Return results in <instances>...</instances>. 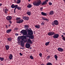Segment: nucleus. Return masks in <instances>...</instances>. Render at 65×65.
I'll return each instance as SVG.
<instances>
[{"label": "nucleus", "instance_id": "nucleus-1", "mask_svg": "<svg viewBox=\"0 0 65 65\" xmlns=\"http://www.w3.org/2000/svg\"><path fill=\"white\" fill-rule=\"evenodd\" d=\"M27 32L28 34H27ZM27 32L26 30L23 29L21 31V33L23 34V35H26L27 37L30 38L31 39H34V36L33 35V33L32 30L31 29L30 30V29H28Z\"/></svg>", "mask_w": 65, "mask_h": 65}, {"label": "nucleus", "instance_id": "nucleus-2", "mask_svg": "<svg viewBox=\"0 0 65 65\" xmlns=\"http://www.w3.org/2000/svg\"><path fill=\"white\" fill-rule=\"evenodd\" d=\"M46 3H47V2L46 1H45L42 3H41V1L40 0H37L33 3V5L34 6H39L41 4V5H44L45 4H46Z\"/></svg>", "mask_w": 65, "mask_h": 65}, {"label": "nucleus", "instance_id": "nucleus-3", "mask_svg": "<svg viewBox=\"0 0 65 65\" xmlns=\"http://www.w3.org/2000/svg\"><path fill=\"white\" fill-rule=\"evenodd\" d=\"M21 38H23L22 39V40L20 41V44L21 46L23 47L25 46V44L24 43H23V41L24 42H28V41H27V39L26 40H24V39L25 40V39H26V36H23Z\"/></svg>", "mask_w": 65, "mask_h": 65}, {"label": "nucleus", "instance_id": "nucleus-4", "mask_svg": "<svg viewBox=\"0 0 65 65\" xmlns=\"http://www.w3.org/2000/svg\"><path fill=\"white\" fill-rule=\"evenodd\" d=\"M16 20L17 21L16 22L18 24H20L23 23L24 21V20L23 19L21 20V18H16Z\"/></svg>", "mask_w": 65, "mask_h": 65}, {"label": "nucleus", "instance_id": "nucleus-5", "mask_svg": "<svg viewBox=\"0 0 65 65\" xmlns=\"http://www.w3.org/2000/svg\"><path fill=\"white\" fill-rule=\"evenodd\" d=\"M51 24L53 26H55V25H59V23L58 22V21L57 20H54L53 22H52Z\"/></svg>", "mask_w": 65, "mask_h": 65}, {"label": "nucleus", "instance_id": "nucleus-6", "mask_svg": "<svg viewBox=\"0 0 65 65\" xmlns=\"http://www.w3.org/2000/svg\"><path fill=\"white\" fill-rule=\"evenodd\" d=\"M55 32L51 31L48 32L47 34L48 35H49V36H52V35H55Z\"/></svg>", "mask_w": 65, "mask_h": 65}, {"label": "nucleus", "instance_id": "nucleus-7", "mask_svg": "<svg viewBox=\"0 0 65 65\" xmlns=\"http://www.w3.org/2000/svg\"><path fill=\"white\" fill-rule=\"evenodd\" d=\"M59 34H55L53 36L54 38H58L59 37Z\"/></svg>", "mask_w": 65, "mask_h": 65}, {"label": "nucleus", "instance_id": "nucleus-8", "mask_svg": "<svg viewBox=\"0 0 65 65\" xmlns=\"http://www.w3.org/2000/svg\"><path fill=\"white\" fill-rule=\"evenodd\" d=\"M12 19V17L10 16H8L6 18V19L8 21H10V20H11Z\"/></svg>", "mask_w": 65, "mask_h": 65}, {"label": "nucleus", "instance_id": "nucleus-9", "mask_svg": "<svg viewBox=\"0 0 65 65\" xmlns=\"http://www.w3.org/2000/svg\"><path fill=\"white\" fill-rule=\"evenodd\" d=\"M31 45L30 44L28 43H26L25 45V46L27 48H29L30 47Z\"/></svg>", "mask_w": 65, "mask_h": 65}, {"label": "nucleus", "instance_id": "nucleus-10", "mask_svg": "<svg viewBox=\"0 0 65 65\" xmlns=\"http://www.w3.org/2000/svg\"><path fill=\"white\" fill-rule=\"evenodd\" d=\"M17 5H14V4H12L11 6V7L12 8H17Z\"/></svg>", "mask_w": 65, "mask_h": 65}, {"label": "nucleus", "instance_id": "nucleus-11", "mask_svg": "<svg viewBox=\"0 0 65 65\" xmlns=\"http://www.w3.org/2000/svg\"><path fill=\"white\" fill-rule=\"evenodd\" d=\"M23 19L24 20L27 21L29 20V17L24 16L23 17Z\"/></svg>", "mask_w": 65, "mask_h": 65}, {"label": "nucleus", "instance_id": "nucleus-12", "mask_svg": "<svg viewBox=\"0 0 65 65\" xmlns=\"http://www.w3.org/2000/svg\"><path fill=\"white\" fill-rule=\"evenodd\" d=\"M58 50L59 52H63V51H64V50L63 49L60 47L58 48Z\"/></svg>", "mask_w": 65, "mask_h": 65}, {"label": "nucleus", "instance_id": "nucleus-13", "mask_svg": "<svg viewBox=\"0 0 65 65\" xmlns=\"http://www.w3.org/2000/svg\"><path fill=\"white\" fill-rule=\"evenodd\" d=\"M27 42L28 43H29L31 44L33 43V42H32V41H31V40L30 39H28Z\"/></svg>", "mask_w": 65, "mask_h": 65}, {"label": "nucleus", "instance_id": "nucleus-14", "mask_svg": "<svg viewBox=\"0 0 65 65\" xmlns=\"http://www.w3.org/2000/svg\"><path fill=\"white\" fill-rule=\"evenodd\" d=\"M24 27L25 29H26V30L28 31V28H29V26H28V25H24Z\"/></svg>", "mask_w": 65, "mask_h": 65}, {"label": "nucleus", "instance_id": "nucleus-15", "mask_svg": "<svg viewBox=\"0 0 65 65\" xmlns=\"http://www.w3.org/2000/svg\"><path fill=\"white\" fill-rule=\"evenodd\" d=\"M42 19L43 21H47L48 22L49 21V20H48V19H46L45 17H42Z\"/></svg>", "mask_w": 65, "mask_h": 65}, {"label": "nucleus", "instance_id": "nucleus-16", "mask_svg": "<svg viewBox=\"0 0 65 65\" xmlns=\"http://www.w3.org/2000/svg\"><path fill=\"white\" fill-rule=\"evenodd\" d=\"M9 58L10 60H11L12 58V55L11 54H10L9 56Z\"/></svg>", "mask_w": 65, "mask_h": 65}, {"label": "nucleus", "instance_id": "nucleus-17", "mask_svg": "<svg viewBox=\"0 0 65 65\" xmlns=\"http://www.w3.org/2000/svg\"><path fill=\"white\" fill-rule=\"evenodd\" d=\"M11 31V29H10L7 30L6 31V32L7 33H8V34H9V32H10Z\"/></svg>", "mask_w": 65, "mask_h": 65}, {"label": "nucleus", "instance_id": "nucleus-18", "mask_svg": "<svg viewBox=\"0 0 65 65\" xmlns=\"http://www.w3.org/2000/svg\"><path fill=\"white\" fill-rule=\"evenodd\" d=\"M5 47H6V50H7V51L8 50L9 48V46L8 45H6L5 46Z\"/></svg>", "mask_w": 65, "mask_h": 65}, {"label": "nucleus", "instance_id": "nucleus-19", "mask_svg": "<svg viewBox=\"0 0 65 65\" xmlns=\"http://www.w3.org/2000/svg\"><path fill=\"white\" fill-rule=\"evenodd\" d=\"M41 14L44 16H46L47 15L46 13H44L43 12H41Z\"/></svg>", "mask_w": 65, "mask_h": 65}, {"label": "nucleus", "instance_id": "nucleus-20", "mask_svg": "<svg viewBox=\"0 0 65 65\" xmlns=\"http://www.w3.org/2000/svg\"><path fill=\"white\" fill-rule=\"evenodd\" d=\"M26 14H28V15H31V12L29 11V12H28V11H27L26 12Z\"/></svg>", "mask_w": 65, "mask_h": 65}, {"label": "nucleus", "instance_id": "nucleus-21", "mask_svg": "<svg viewBox=\"0 0 65 65\" xmlns=\"http://www.w3.org/2000/svg\"><path fill=\"white\" fill-rule=\"evenodd\" d=\"M22 36H19L18 37V39L19 40H20L21 39L22 40V39L23 38H22Z\"/></svg>", "mask_w": 65, "mask_h": 65}, {"label": "nucleus", "instance_id": "nucleus-22", "mask_svg": "<svg viewBox=\"0 0 65 65\" xmlns=\"http://www.w3.org/2000/svg\"><path fill=\"white\" fill-rule=\"evenodd\" d=\"M27 8H31V7H32V5L28 4V5L27 6Z\"/></svg>", "mask_w": 65, "mask_h": 65}, {"label": "nucleus", "instance_id": "nucleus-23", "mask_svg": "<svg viewBox=\"0 0 65 65\" xmlns=\"http://www.w3.org/2000/svg\"><path fill=\"white\" fill-rule=\"evenodd\" d=\"M54 14V12L53 11H50L49 13L50 15H53Z\"/></svg>", "mask_w": 65, "mask_h": 65}, {"label": "nucleus", "instance_id": "nucleus-24", "mask_svg": "<svg viewBox=\"0 0 65 65\" xmlns=\"http://www.w3.org/2000/svg\"><path fill=\"white\" fill-rule=\"evenodd\" d=\"M7 40L9 41H11L12 40V38H11L10 37L7 38Z\"/></svg>", "mask_w": 65, "mask_h": 65}, {"label": "nucleus", "instance_id": "nucleus-25", "mask_svg": "<svg viewBox=\"0 0 65 65\" xmlns=\"http://www.w3.org/2000/svg\"><path fill=\"white\" fill-rule=\"evenodd\" d=\"M17 7L16 8H17L19 10H21V9H22V8H22V7H18V6L17 5Z\"/></svg>", "mask_w": 65, "mask_h": 65}, {"label": "nucleus", "instance_id": "nucleus-26", "mask_svg": "<svg viewBox=\"0 0 65 65\" xmlns=\"http://www.w3.org/2000/svg\"><path fill=\"white\" fill-rule=\"evenodd\" d=\"M40 25H36L35 26V28H37L38 29H39V28H40Z\"/></svg>", "mask_w": 65, "mask_h": 65}, {"label": "nucleus", "instance_id": "nucleus-27", "mask_svg": "<svg viewBox=\"0 0 65 65\" xmlns=\"http://www.w3.org/2000/svg\"><path fill=\"white\" fill-rule=\"evenodd\" d=\"M7 11H8V9H5V13H7Z\"/></svg>", "mask_w": 65, "mask_h": 65}, {"label": "nucleus", "instance_id": "nucleus-28", "mask_svg": "<svg viewBox=\"0 0 65 65\" xmlns=\"http://www.w3.org/2000/svg\"><path fill=\"white\" fill-rule=\"evenodd\" d=\"M4 60V58L0 57V60L1 61H3Z\"/></svg>", "mask_w": 65, "mask_h": 65}, {"label": "nucleus", "instance_id": "nucleus-29", "mask_svg": "<svg viewBox=\"0 0 65 65\" xmlns=\"http://www.w3.org/2000/svg\"><path fill=\"white\" fill-rule=\"evenodd\" d=\"M50 43V42H48L46 43L45 44L46 46H47V45H48Z\"/></svg>", "mask_w": 65, "mask_h": 65}, {"label": "nucleus", "instance_id": "nucleus-30", "mask_svg": "<svg viewBox=\"0 0 65 65\" xmlns=\"http://www.w3.org/2000/svg\"><path fill=\"white\" fill-rule=\"evenodd\" d=\"M21 3V0H18L17 2V4H19Z\"/></svg>", "mask_w": 65, "mask_h": 65}, {"label": "nucleus", "instance_id": "nucleus-31", "mask_svg": "<svg viewBox=\"0 0 65 65\" xmlns=\"http://www.w3.org/2000/svg\"><path fill=\"white\" fill-rule=\"evenodd\" d=\"M46 65H53L52 63L51 62L47 63Z\"/></svg>", "mask_w": 65, "mask_h": 65}, {"label": "nucleus", "instance_id": "nucleus-32", "mask_svg": "<svg viewBox=\"0 0 65 65\" xmlns=\"http://www.w3.org/2000/svg\"><path fill=\"white\" fill-rule=\"evenodd\" d=\"M54 58L56 59V60H57V58H58V56H57V55H54Z\"/></svg>", "mask_w": 65, "mask_h": 65}, {"label": "nucleus", "instance_id": "nucleus-33", "mask_svg": "<svg viewBox=\"0 0 65 65\" xmlns=\"http://www.w3.org/2000/svg\"><path fill=\"white\" fill-rule=\"evenodd\" d=\"M61 36L62 37V39H63V40H65V37H64V36H63V35H62Z\"/></svg>", "mask_w": 65, "mask_h": 65}, {"label": "nucleus", "instance_id": "nucleus-34", "mask_svg": "<svg viewBox=\"0 0 65 65\" xmlns=\"http://www.w3.org/2000/svg\"><path fill=\"white\" fill-rule=\"evenodd\" d=\"M30 58L31 59H33V57L32 55H30Z\"/></svg>", "mask_w": 65, "mask_h": 65}, {"label": "nucleus", "instance_id": "nucleus-35", "mask_svg": "<svg viewBox=\"0 0 65 65\" xmlns=\"http://www.w3.org/2000/svg\"><path fill=\"white\" fill-rule=\"evenodd\" d=\"M39 56L41 57H42V53H40L39 54Z\"/></svg>", "mask_w": 65, "mask_h": 65}, {"label": "nucleus", "instance_id": "nucleus-36", "mask_svg": "<svg viewBox=\"0 0 65 65\" xmlns=\"http://www.w3.org/2000/svg\"><path fill=\"white\" fill-rule=\"evenodd\" d=\"M50 58V56L49 55L47 57L46 59H47V60H48V59H49V58Z\"/></svg>", "mask_w": 65, "mask_h": 65}, {"label": "nucleus", "instance_id": "nucleus-37", "mask_svg": "<svg viewBox=\"0 0 65 65\" xmlns=\"http://www.w3.org/2000/svg\"><path fill=\"white\" fill-rule=\"evenodd\" d=\"M49 4L50 5H52V3L51 2H49Z\"/></svg>", "mask_w": 65, "mask_h": 65}, {"label": "nucleus", "instance_id": "nucleus-38", "mask_svg": "<svg viewBox=\"0 0 65 65\" xmlns=\"http://www.w3.org/2000/svg\"><path fill=\"white\" fill-rule=\"evenodd\" d=\"M43 9V7H41L40 8V10L42 11Z\"/></svg>", "mask_w": 65, "mask_h": 65}, {"label": "nucleus", "instance_id": "nucleus-39", "mask_svg": "<svg viewBox=\"0 0 65 65\" xmlns=\"http://www.w3.org/2000/svg\"><path fill=\"white\" fill-rule=\"evenodd\" d=\"M41 25H42V26H43V25H44V23L43 22H42L41 23Z\"/></svg>", "mask_w": 65, "mask_h": 65}, {"label": "nucleus", "instance_id": "nucleus-40", "mask_svg": "<svg viewBox=\"0 0 65 65\" xmlns=\"http://www.w3.org/2000/svg\"><path fill=\"white\" fill-rule=\"evenodd\" d=\"M9 22L10 24H12V22H11V21H9Z\"/></svg>", "mask_w": 65, "mask_h": 65}, {"label": "nucleus", "instance_id": "nucleus-41", "mask_svg": "<svg viewBox=\"0 0 65 65\" xmlns=\"http://www.w3.org/2000/svg\"><path fill=\"white\" fill-rule=\"evenodd\" d=\"M18 35H19V34H17V33L15 34V35H16V36H18Z\"/></svg>", "mask_w": 65, "mask_h": 65}, {"label": "nucleus", "instance_id": "nucleus-42", "mask_svg": "<svg viewBox=\"0 0 65 65\" xmlns=\"http://www.w3.org/2000/svg\"><path fill=\"white\" fill-rule=\"evenodd\" d=\"M20 56H22V55H23V54H22V53H20Z\"/></svg>", "mask_w": 65, "mask_h": 65}, {"label": "nucleus", "instance_id": "nucleus-43", "mask_svg": "<svg viewBox=\"0 0 65 65\" xmlns=\"http://www.w3.org/2000/svg\"><path fill=\"white\" fill-rule=\"evenodd\" d=\"M18 28H15V30H18Z\"/></svg>", "mask_w": 65, "mask_h": 65}, {"label": "nucleus", "instance_id": "nucleus-44", "mask_svg": "<svg viewBox=\"0 0 65 65\" xmlns=\"http://www.w3.org/2000/svg\"><path fill=\"white\" fill-rule=\"evenodd\" d=\"M8 26H7V25H6V28H7V27H8Z\"/></svg>", "mask_w": 65, "mask_h": 65}, {"label": "nucleus", "instance_id": "nucleus-45", "mask_svg": "<svg viewBox=\"0 0 65 65\" xmlns=\"http://www.w3.org/2000/svg\"><path fill=\"white\" fill-rule=\"evenodd\" d=\"M14 13H15V10H14Z\"/></svg>", "mask_w": 65, "mask_h": 65}, {"label": "nucleus", "instance_id": "nucleus-46", "mask_svg": "<svg viewBox=\"0 0 65 65\" xmlns=\"http://www.w3.org/2000/svg\"><path fill=\"white\" fill-rule=\"evenodd\" d=\"M2 5V4L1 3L0 4V7L1 6V5Z\"/></svg>", "mask_w": 65, "mask_h": 65}, {"label": "nucleus", "instance_id": "nucleus-47", "mask_svg": "<svg viewBox=\"0 0 65 65\" xmlns=\"http://www.w3.org/2000/svg\"><path fill=\"white\" fill-rule=\"evenodd\" d=\"M46 51L47 52H48V50H46Z\"/></svg>", "mask_w": 65, "mask_h": 65}, {"label": "nucleus", "instance_id": "nucleus-48", "mask_svg": "<svg viewBox=\"0 0 65 65\" xmlns=\"http://www.w3.org/2000/svg\"><path fill=\"white\" fill-rule=\"evenodd\" d=\"M11 25L9 24V25H8V27H10Z\"/></svg>", "mask_w": 65, "mask_h": 65}, {"label": "nucleus", "instance_id": "nucleus-49", "mask_svg": "<svg viewBox=\"0 0 65 65\" xmlns=\"http://www.w3.org/2000/svg\"><path fill=\"white\" fill-rule=\"evenodd\" d=\"M48 0H45V1H46V2H48Z\"/></svg>", "mask_w": 65, "mask_h": 65}, {"label": "nucleus", "instance_id": "nucleus-50", "mask_svg": "<svg viewBox=\"0 0 65 65\" xmlns=\"http://www.w3.org/2000/svg\"><path fill=\"white\" fill-rule=\"evenodd\" d=\"M15 9H16V8H15L14 9V10H15Z\"/></svg>", "mask_w": 65, "mask_h": 65}, {"label": "nucleus", "instance_id": "nucleus-51", "mask_svg": "<svg viewBox=\"0 0 65 65\" xmlns=\"http://www.w3.org/2000/svg\"><path fill=\"white\" fill-rule=\"evenodd\" d=\"M30 0H28V2H30Z\"/></svg>", "mask_w": 65, "mask_h": 65}, {"label": "nucleus", "instance_id": "nucleus-52", "mask_svg": "<svg viewBox=\"0 0 65 65\" xmlns=\"http://www.w3.org/2000/svg\"><path fill=\"white\" fill-rule=\"evenodd\" d=\"M41 65H44V64H41Z\"/></svg>", "mask_w": 65, "mask_h": 65}, {"label": "nucleus", "instance_id": "nucleus-53", "mask_svg": "<svg viewBox=\"0 0 65 65\" xmlns=\"http://www.w3.org/2000/svg\"><path fill=\"white\" fill-rule=\"evenodd\" d=\"M0 65H3V64H0Z\"/></svg>", "mask_w": 65, "mask_h": 65}, {"label": "nucleus", "instance_id": "nucleus-54", "mask_svg": "<svg viewBox=\"0 0 65 65\" xmlns=\"http://www.w3.org/2000/svg\"><path fill=\"white\" fill-rule=\"evenodd\" d=\"M63 34L65 35V33H63Z\"/></svg>", "mask_w": 65, "mask_h": 65}, {"label": "nucleus", "instance_id": "nucleus-55", "mask_svg": "<svg viewBox=\"0 0 65 65\" xmlns=\"http://www.w3.org/2000/svg\"><path fill=\"white\" fill-rule=\"evenodd\" d=\"M63 1H64V3H65V0H63Z\"/></svg>", "mask_w": 65, "mask_h": 65}, {"label": "nucleus", "instance_id": "nucleus-56", "mask_svg": "<svg viewBox=\"0 0 65 65\" xmlns=\"http://www.w3.org/2000/svg\"><path fill=\"white\" fill-rule=\"evenodd\" d=\"M21 49H23V48H22Z\"/></svg>", "mask_w": 65, "mask_h": 65}, {"label": "nucleus", "instance_id": "nucleus-57", "mask_svg": "<svg viewBox=\"0 0 65 65\" xmlns=\"http://www.w3.org/2000/svg\"><path fill=\"white\" fill-rule=\"evenodd\" d=\"M1 1V0H0V1Z\"/></svg>", "mask_w": 65, "mask_h": 65}, {"label": "nucleus", "instance_id": "nucleus-58", "mask_svg": "<svg viewBox=\"0 0 65 65\" xmlns=\"http://www.w3.org/2000/svg\"><path fill=\"white\" fill-rule=\"evenodd\" d=\"M64 15H65V14H64Z\"/></svg>", "mask_w": 65, "mask_h": 65}]
</instances>
